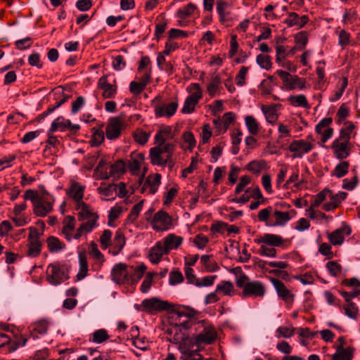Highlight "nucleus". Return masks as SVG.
<instances>
[{"mask_svg": "<svg viewBox=\"0 0 360 360\" xmlns=\"http://www.w3.org/2000/svg\"><path fill=\"white\" fill-rule=\"evenodd\" d=\"M270 281L275 288L279 298L285 302L289 300H293L294 295L287 288L283 282L276 278H271Z\"/></svg>", "mask_w": 360, "mask_h": 360, "instance_id": "obj_19", "label": "nucleus"}, {"mask_svg": "<svg viewBox=\"0 0 360 360\" xmlns=\"http://www.w3.org/2000/svg\"><path fill=\"white\" fill-rule=\"evenodd\" d=\"M125 237L120 230L115 232L113 240L112 241L111 246L112 247V255H118L124 248L125 245Z\"/></svg>", "mask_w": 360, "mask_h": 360, "instance_id": "obj_29", "label": "nucleus"}, {"mask_svg": "<svg viewBox=\"0 0 360 360\" xmlns=\"http://www.w3.org/2000/svg\"><path fill=\"white\" fill-rule=\"evenodd\" d=\"M79 261V271L77 274L78 281L84 279L86 276L89 271L87 255L86 252L81 251L78 253Z\"/></svg>", "mask_w": 360, "mask_h": 360, "instance_id": "obj_27", "label": "nucleus"}, {"mask_svg": "<svg viewBox=\"0 0 360 360\" xmlns=\"http://www.w3.org/2000/svg\"><path fill=\"white\" fill-rule=\"evenodd\" d=\"M75 210L77 212L79 221L86 220L77 229L76 238H81L82 235L91 232L98 226L99 215L90 205L85 202H80L78 205H75Z\"/></svg>", "mask_w": 360, "mask_h": 360, "instance_id": "obj_2", "label": "nucleus"}, {"mask_svg": "<svg viewBox=\"0 0 360 360\" xmlns=\"http://www.w3.org/2000/svg\"><path fill=\"white\" fill-rule=\"evenodd\" d=\"M168 252L172 250L177 249L183 242V238L174 234H169L160 240Z\"/></svg>", "mask_w": 360, "mask_h": 360, "instance_id": "obj_26", "label": "nucleus"}, {"mask_svg": "<svg viewBox=\"0 0 360 360\" xmlns=\"http://www.w3.org/2000/svg\"><path fill=\"white\" fill-rule=\"evenodd\" d=\"M303 182V180H299V170L297 169L292 172L290 178L283 185V188L288 189L289 188V184L292 183L294 184V187L299 188Z\"/></svg>", "mask_w": 360, "mask_h": 360, "instance_id": "obj_54", "label": "nucleus"}, {"mask_svg": "<svg viewBox=\"0 0 360 360\" xmlns=\"http://www.w3.org/2000/svg\"><path fill=\"white\" fill-rule=\"evenodd\" d=\"M258 65L265 70H269L271 68L272 63L271 57L265 54H259L256 58Z\"/></svg>", "mask_w": 360, "mask_h": 360, "instance_id": "obj_58", "label": "nucleus"}, {"mask_svg": "<svg viewBox=\"0 0 360 360\" xmlns=\"http://www.w3.org/2000/svg\"><path fill=\"white\" fill-rule=\"evenodd\" d=\"M198 102V101L188 96L184 101L181 112L184 114H190L193 112Z\"/></svg>", "mask_w": 360, "mask_h": 360, "instance_id": "obj_56", "label": "nucleus"}, {"mask_svg": "<svg viewBox=\"0 0 360 360\" xmlns=\"http://www.w3.org/2000/svg\"><path fill=\"white\" fill-rule=\"evenodd\" d=\"M347 195V194L345 192H339L335 195H331L330 201L323 205V209L327 212L333 210L346 198Z\"/></svg>", "mask_w": 360, "mask_h": 360, "instance_id": "obj_31", "label": "nucleus"}, {"mask_svg": "<svg viewBox=\"0 0 360 360\" xmlns=\"http://www.w3.org/2000/svg\"><path fill=\"white\" fill-rule=\"evenodd\" d=\"M288 241V239L283 238L281 236L274 233H264L260 237L254 239V242L257 244L265 243L274 248H285V243Z\"/></svg>", "mask_w": 360, "mask_h": 360, "instance_id": "obj_12", "label": "nucleus"}, {"mask_svg": "<svg viewBox=\"0 0 360 360\" xmlns=\"http://www.w3.org/2000/svg\"><path fill=\"white\" fill-rule=\"evenodd\" d=\"M196 10L197 6L193 3H189L177 11L176 17L178 18H187L193 15Z\"/></svg>", "mask_w": 360, "mask_h": 360, "instance_id": "obj_38", "label": "nucleus"}, {"mask_svg": "<svg viewBox=\"0 0 360 360\" xmlns=\"http://www.w3.org/2000/svg\"><path fill=\"white\" fill-rule=\"evenodd\" d=\"M314 144L304 139L294 140L289 145L288 149L293 153V158H302L314 148Z\"/></svg>", "mask_w": 360, "mask_h": 360, "instance_id": "obj_9", "label": "nucleus"}, {"mask_svg": "<svg viewBox=\"0 0 360 360\" xmlns=\"http://www.w3.org/2000/svg\"><path fill=\"white\" fill-rule=\"evenodd\" d=\"M352 352L350 348H344L342 345L336 347V352L332 355V360H352Z\"/></svg>", "mask_w": 360, "mask_h": 360, "instance_id": "obj_32", "label": "nucleus"}, {"mask_svg": "<svg viewBox=\"0 0 360 360\" xmlns=\"http://www.w3.org/2000/svg\"><path fill=\"white\" fill-rule=\"evenodd\" d=\"M245 123L248 131L252 134H257L259 131V124L256 119L252 115H248L245 117Z\"/></svg>", "mask_w": 360, "mask_h": 360, "instance_id": "obj_48", "label": "nucleus"}, {"mask_svg": "<svg viewBox=\"0 0 360 360\" xmlns=\"http://www.w3.org/2000/svg\"><path fill=\"white\" fill-rule=\"evenodd\" d=\"M216 275L203 276L198 279L195 286L198 288L212 286L214 284V282L216 280Z\"/></svg>", "mask_w": 360, "mask_h": 360, "instance_id": "obj_62", "label": "nucleus"}, {"mask_svg": "<svg viewBox=\"0 0 360 360\" xmlns=\"http://www.w3.org/2000/svg\"><path fill=\"white\" fill-rule=\"evenodd\" d=\"M345 127L340 131L339 139L349 142L350 139V134L354 129L355 126L353 122L347 121L344 122Z\"/></svg>", "mask_w": 360, "mask_h": 360, "instance_id": "obj_44", "label": "nucleus"}, {"mask_svg": "<svg viewBox=\"0 0 360 360\" xmlns=\"http://www.w3.org/2000/svg\"><path fill=\"white\" fill-rule=\"evenodd\" d=\"M178 101H174L170 103H162L155 108L156 117H170L175 114L178 108Z\"/></svg>", "mask_w": 360, "mask_h": 360, "instance_id": "obj_15", "label": "nucleus"}, {"mask_svg": "<svg viewBox=\"0 0 360 360\" xmlns=\"http://www.w3.org/2000/svg\"><path fill=\"white\" fill-rule=\"evenodd\" d=\"M142 306L148 311H161L164 310H169L171 304L167 302L159 300L157 297L150 299H146L142 301Z\"/></svg>", "mask_w": 360, "mask_h": 360, "instance_id": "obj_17", "label": "nucleus"}, {"mask_svg": "<svg viewBox=\"0 0 360 360\" xmlns=\"http://www.w3.org/2000/svg\"><path fill=\"white\" fill-rule=\"evenodd\" d=\"M186 91L189 94L188 97L200 101L202 97V90L198 83H191L186 88Z\"/></svg>", "mask_w": 360, "mask_h": 360, "instance_id": "obj_39", "label": "nucleus"}, {"mask_svg": "<svg viewBox=\"0 0 360 360\" xmlns=\"http://www.w3.org/2000/svg\"><path fill=\"white\" fill-rule=\"evenodd\" d=\"M108 167L105 160L101 159L96 167V172L98 174L100 179H108Z\"/></svg>", "mask_w": 360, "mask_h": 360, "instance_id": "obj_59", "label": "nucleus"}, {"mask_svg": "<svg viewBox=\"0 0 360 360\" xmlns=\"http://www.w3.org/2000/svg\"><path fill=\"white\" fill-rule=\"evenodd\" d=\"M340 141L341 140L339 139H335L331 147L334 150L335 157L340 160H342L349 155V151L347 150V145L349 142L345 141H342L340 142Z\"/></svg>", "mask_w": 360, "mask_h": 360, "instance_id": "obj_23", "label": "nucleus"}, {"mask_svg": "<svg viewBox=\"0 0 360 360\" xmlns=\"http://www.w3.org/2000/svg\"><path fill=\"white\" fill-rule=\"evenodd\" d=\"M344 309L345 311V314L350 319H356L357 317L359 309L356 304L352 302H347V304L344 306Z\"/></svg>", "mask_w": 360, "mask_h": 360, "instance_id": "obj_61", "label": "nucleus"}, {"mask_svg": "<svg viewBox=\"0 0 360 360\" xmlns=\"http://www.w3.org/2000/svg\"><path fill=\"white\" fill-rule=\"evenodd\" d=\"M129 266L124 263L115 264L111 271V279L117 284H127Z\"/></svg>", "mask_w": 360, "mask_h": 360, "instance_id": "obj_11", "label": "nucleus"}, {"mask_svg": "<svg viewBox=\"0 0 360 360\" xmlns=\"http://www.w3.org/2000/svg\"><path fill=\"white\" fill-rule=\"evenodd\" d=\"M295 328L293 327L281 326L276 329V337L289 338L295 333Z\"/></svg>", "mask_w": 360, "mask_h": 360, "instance_id": "obj_63", "label": "nucleus"}, {"mask_svg": "<svg viewBox=\"0 0 360 360\" xmlns=\"http://www.w3.org/2000/svg\"><path fill=\"white\" fill-rule=\"evenodd\" d=\"M236 286L243 289L240 296L242 298L263 297L266 293L265 285L259 281L250 280L245 274H241L236 279Z\"/></svg>", "mask_w": 360, "mask_h": 360, "instance_id": "obj_3", "label": "nucleus"}, {"mask_svg": "<svg viewBox=\"0 0 360 360\" xmlns=\"http://www.w3.org/2000/svg\"><path fill=\"white\" fill-rule=\"evenodd\" d=\"M146 270V266L144 264H141L136 267L130 266L127 284H130V285L136 284L142 278Z\"/></svg>", "mask_w": 360, "mask_h": 360, "instance_id": "obj_24", "label": "nucleus"}, {"mask_svg": "<svg viewBox=\"0 0 360 360\" xmlns=\"http://www.w3.org/2000/svg\"><path fill=\"white\" fill-rule=\"evenodd\" d=\"M143 161V156L141 154L136 155L134 157L131 156V160L128 162L129 170L134 174L138 172Z\"/></svg>", "mask_w": 360, "mask_h": 360, "instance_id": "obj_43", "label": "nucleus"}, {"mask_svg": "<svg viewBox=\"0 0 360 360\" xmlns=\"http://www.w3.org/2000/svg\"><path fill=\"white\" fill-rule=\"evenodd\" d=\"M169 252L162 245L161 241L155 243V245L150 249L148 258L151 263L156 264L159 263L163 255H167Z\"/></svg>", "mask_w": 360, "mask_h": 360, "instance_id": "obj_22", "label": "nucleus"}, {"mask_svg": "<svg viewBox=\"0 0 360 360\" xmlns=\"http://www.w3.org/2000/svg\"><path fill=\"white\" fill-rule=\"evenodd\" d=\"M149 137V133L140 129H136L134 133V139L135 141L142 146L148 142Z\"/></svg>", "mask_w": 360, "mask_h": 360, "instance_id": "obj_57", "label": "nucleus"}, {"mask_svg": "<svg viewBox=\"0 0 360 360\" xmlns=\"http://www.w3.org/2000/svg\"><path fill=\"white\" fill-rule=\"evenodd\" d=\"M27 341V338L24 335L15 337L13 341H11V338L5 333H0V347L8 346L10 352H15L19 347H24Z\"/></svg>", "mask_w": 360, "mask_h": 360, "instance_id": "obj_14", "label": "nucleus"}, {"mask_svg": "<svg viewBox=\"0 0 360 360\" xmlns=\"http://www.w3.org/2000/svg\"><path fill=\"white\" fill-rule=\"evenodd\" d=\"M196 335L194 340L198 345L212 344L217 337L214 327L209 322L202 320L198 322L195 326Z\"/></svg>", "mask_w": 360, "mask_h": 360, "instance_id": "obj_5", "label": "nucleus"}, {"mask_svg": "<svg viewBox=\"0 0 360 360\" xmlns=\"http://www.w3.org/2000/svg\"><path fill=\"white\" fill-rule=\"evenodd\" d=\"M276 74L282 79L285 89L287 91L294 89L303 90L306 89V81L304 78L299 77L297 75H292L288 72L278 70Z\"/></svg>", "mask_w": 360, "mask_h": 360, "instance_id": "obj_7", "label": "nucleus"}, {"mask_svg": "<svg viewBox=\"0 0 360 360\" xmlns=\"http://www.w3.org/2000/svg\"><path fill=\"white\" fill-rule=\"evenodd\" d=\"M211 256L203 255L200 257V263L205 266L206 271L214 272L217 271L219 267L214 261L210 259Z\"/></svg>", "mask_w": 360, "mask_h": 360, "instance_id": "obj_40", "label": "nucleus"}, {"mask_svg": "<svg viewBox=\"0 0 360 360\" xmlns=\"http://www.w3.org/2000/svg\"><path fill=\"white\" fill-rule=\"evenodd\" d=\"M113 84H110L108 81V76L103 75L98 82V86L103 90V97L104 98H111L115 97L117 93V85L115 80Z\"/></svg>", "mask_w": 360, "mask_h": 360, "instance_id": "obj_18", "label": "nucleus"}, {"mask_svg": "<svg viewBox=\"0 0 360 360\" xmlns=\"http://www.w3.org/2000/svg\"><path fill=\"white\" fill-rule=\"evenodd\" d=\"M221 84V78L219 75H213L210 83L207 86V91L211 97H214L219 90Z\"/></svg>", "mask_w": 360, "mask_h": 360, "instance_id": "obj_36", "label": "nucleus"}, {"mask_svg": "<svg viewBox=\"0 0 360 360\" xmlns=\"http://www.w3.org/2000/svg\"><path fill=\"white\" fill-rule=\"evenodd\" d=\"M98 193L101 195L102 200H112L115 198L117 185L114 184L103 186V184L97 188Z\"/></svg>", "mask_w": 360, "mask_h": 360, "instance_id": "obj_25", "label": "nucleus"}, {"mask_svg": "<svg viewBox=\"0 0 360 360\" xmlns=\"http://www.w3.org/2000/svg\"><path fill=\"white\" fill-rule=\"evenodd\" d=\"M216 292L224 296H231L234 290L233 283L229 281H222L216 286Z\"/></svg>", "mask_w": 360, "mask_h": 360, "instance_id": "obj_33", "label": "nucleus"}, {"mask_svg": "<svg viewBox=\"0 0 360 360\" xmlns=\"http://www.w3.org/2000/svg\"><path fill=\"white\" fill-rule=\"evenodd\" d=\"M288 101L293 107L310 108L307 97L304 94L290 96L288 98Z\"/></svg>", "mask_w": 360, "mask_h": 360, "instance_id": "obj_34", "label": "nucleus"}, {"mask_svg": "<svg viewBox=\"0 0 360 360\" xmlns=\"http://www.w3.org/2000/svg\"><path fill=\"white\" fill-rule=\"evenodd\" d=\"M328 238L333 245H340L344 241L342 230L336 229L328 235Z\"/></svg>", "mask_w": 360, "mask_h": 360, "instance_id": "obj_53", "label": "nucleus"}, {"mask_svg": "<svg viewBox=\"0 0 360 360\" xmlns=\"http://www.w3.org/2000/svg\"><path fill=\"white\" fill-rule=\"evenodd\" d=\"M68 274L63 265L50 264L46 269V279L51 285H58L70 278Z\"/></svg>", "mask_w": 360, "mask_h": 360, "instance_id": "obj_6", "label": "nucleus"}, {"mask_svg": "<svg viewBox=\"0 0 360 360\" xmlns=\"http://www.w3.org/2000/svg\"><path fill=\"white\" fill-rule=\"evenodd\" d=\"M92 138L91 139V145L94 146H98L104 141V133L99 129H93Z\"/></svg>", "mask_w": 360, "mask_h": 360, "instance_id": "obj_64", "label": "nucleus"}, {"mask_svg": "<svg viewBox=\"0 0 360 360\" xmlns=\"http://www.w3.org/2000/svg\"><path fill=\"white\" fill-rule=\"evenodd\" d=\"M60 87H58L54 93L55 97L57 96H63V98L57 101L56 104L53 106H49L45 111L48 115H50L52 113L56 108L60 107L63 103H65L69 98V96L63 95V91H60L59 89ZM58 98H55V99H57Z\"/></svg>", "mask_w": 360, "mask_h": 360, "instance_id": "obj_45", "label": "nucleus"}, {"mask_svg": "<svg viewBox=\"0 0 360 360\" xmlns=\"http://www.w3.org/2000/svg\"><path fill=\"white\" fill-rule=\"evenodd\" d=\"M47 244L51 252H56L63 250L65 247L60 240L56 237L51 236L47 239Z\"/></svg>", "mask_w": 360, "mask_h": 360, "instance_id": "obj_46", "label": "nucleus"}, {"mask_svg": "<svg viewBox=\"0 0 360 360\" xmlns=\"http://www.w3.org/2000/svg\"><path fill=\"white\" fill-rule=\"evenodd\" d=\"M273 209L271 207H267L266 208L261 210L258 212V219L261 222H264L266 226H271V222L269 221V218L271 214Z\"/></svg>", "mask_w": 360, "mask_h": 360, "instance_id": "obj_60", "label": "nucleus"}, {"mask_svg": "<svg viewBox=\"0 0 360 360\" xmlns=\"http://www.w3.org/2000/svg\"><path fill=\"white\" fill-rule=\"evenodd\" d=\"M109 338V335L105 329H98L94 332L90 338L93 342L101 344Z\"/></svg>", "mask_w": 360, "mask_h": 360, "instance_id": "obj_47", "label": "nucleus"}, {"mask_svg": "<svg viewBox=\"0 0 360 360\" xmlns=\"http://www.w3.org/2000/svg\"><path fill=\"white\" fill-rule=\"evenodd\" d=\"M294 212L293 210L291 212H281L275 210L272 214V216L275 218V221L271 224V226H282L285 225L292 217L290 214Z\"/></svg>", "mask_w": 360, "mask_h": 360, "instance_id": "obj_28", "label": "nucleus"}, {"mask_svg": "<svg viewBox=\"0 0 360 360\" xmlns=\"http://www.w3.org/2000/svg\"><path fill=\"white\" fill-rule=\"evenodd\" d=\"M112 236V233L110 230L105 229L103 231L99 239L102 249L106 250L111 246Z\"/></svg>", "mask_w": 360, "mask_h": 360, "instance_id": "obj_52", "label": "nucleus"}, {"mask_svg": "<svg viewBox=\"0 0 360 360\" xmlns=\"http://www.w3.org/2000/svg\"><path fill=\"white\" fill-rule=\"evenodd\" d=\"M281 107V105L276 103L262 105L261 110L268 123L271 124H275L276 123L278 119V110H279Z\"/></svg>", "mask_w": 360, "mask_h": 360, "instance_id": "obj_21", "label": "nucleus"}, {"mask_svg": "<svg viewBox=\"0 0 360 360\" xmlns=\"http://www.w3.org/2000/svg\"><path fill=\"white\" fill-rule=\"evenodd\" d=\"M89 254L93 258L96 259L101 265L105 262L104 255L98 250L97 245L93 241L91 242L89 245Z\"/></svg>", "mask_w": 360, "mask_h": 360, "instance_id": "obj_51", "label": "nucleus"}, {"mask_svg": "<svg viewBox=\"0 0 360 360\" xmlns=\"http://www.w3.org/2000/svg\"><path fill=\"white\" fill-rule=\"evenodd\" d=\"M161 175L158 173L148 175L141 187L142 193L155 194L161 184Z\"/></svg>", "mask_w": 360, "mask_h": 360, "instance_id": "obj_16", "label": "nucleus"}, {"mask_svg": "<svg viewBox=\"0 0 360 360\" xmlns=\"http://www.w3.org/2000/svg\"><path fill=\"white\" fill-rule=\"evenodd\" d=\"M86 186L75 181H70L65 192L68 197L75 202V205L83 202Z\"/></svg>", "mask_w": 360, "mask_h": 360, "instance_id": "obj_10", "label": "nucleus"}, {"mask_svg": "<svg viewBox=\"0 0 360 360\" xmlns=\"http://www.w3.org/2000/svg\"><path fill=\"white\" fill-rule=\"evenodd\" d=\"M75 225L76 219L73 216H68L64 219L63 221L62 233L63 234L65 238L68 241H71L72 239L78 240L80 238H76L77 233L73 234Z\"/></svg>", "mask_w": 360, "mask_h": 360, "instance_id": "obj_20", "label": "nucleus"}, {"mask_svg": "<svg viewBox=\"0 0 360 360\" xmlns=\"http://www.w3.org/2000/svg\"><path fill=\"white\" fill-rule=\"evenodd\" d=\"M125 126V121L123 115H120L117 117L110 118L105 128V135L108 140L117 139L121 134V131Z\"/></svg>", "mask_w": 360, "mask_h": 360, "instance_id": "obj_8", "label": "nucleus"}, {"mask_svg": "<svg viewBox=\"0 0 360 360\" xmlns=\"http://www.w3.org/2000/svg\"><path fill=\"white\" fill-rule=\"evenodd\" d=\"M41 251V245L38 238L29 240L27 255L30 257H37Z\"/></svg>", "mask_w": 360, "mask_h": 360, "instance_id": "obj_37", "label": "nucleus"}, {"mask_svg": "<svg viewBox=\"0 0 360 360\" xmlns=\"http://www.w3.org/2000/svg\"><path fill=\"white\" fill-rule=\"evenodd\" d=\"M143 200H141L140 202H139L138 203L133 206L130 211V213L129 214L126 219L127 223H133L138 219L139 215L143 209Z\"/></svg>", "mask_w": 360, "mask_h": 360, "instance_id": "obj_42", "label": "nucleus"}, {"mask_svg": "<svg viewBox=\"0 0 360 360\" xmlns=\"http://www.w3.org/2000/svg\"><path fill=\"white\" fill-rule=\"evenodd\" d=\"M68 120H65L62 116L58 117L52 122L51 127L49 129V133L53 134L57 130H60V131H65V130L68 129L69 125H68L66 123Z\"/></svg>", "mask_w": 360, "mask_h": 360, "instance_id": "obj_35", "label": "nucleus"}, {"mask_svg": "<svg viewBox=\"0 0 360 360\" xmlns=\"http://www.w3.org/2000/svg\"><path fill=\"white\" fill-rule=\"evenodd\" d=\"M174 150L173 143H162L150 148L149 157L150 162L153 165L164 166L168 165L172 167L174 161L172 160Z\"/></svg>", "mask_w": 360, "mask_h": 360, "instance_id": "obj_4", "label": "nucleus"}, {"mask_svg": "<svg viewBox=\"0 0 360 360\" xmlns=\"http://www.w3.org/2000/svg\"><path fill=\"white\" fill-rule=\"evenodd\" d=\"M171 222L170 216L165 211L160 210L155 214L151 221V226L155 231H163L169 229Z\"/></svg>", "mask_w": 360, "mask_h": 360, "instance_id": "obj_13", "label": "nucleus"}, {"mask_svg": "<svg viewBox=\"0 0 360 360\" xmlns=\"http://www.w3.org/2000/svg\"><path fill=\"white\" fill-rule=\"evenodd\" d=\"M23 198L32 202L33 213L39 217H44L52 212L55 202V198L44 188L39 192L33 189L25 191Z\"/></svg>", "mask_w": 360, "mask_h": 360, "instance_id": "obj_1", "label": "nucleus"}, {"mask_svg": "<svg viewBox=\"0 0 360 360\" xmlns=\"http://www.w3.org/2000/svg\"><path fill=\"white\" fill-rule=\"evenodd\" d=\"M266 165V162L264 160H253L248 164L246 168L253 174H259Z\"/></svg>", "mask_w": 360, "mask_h": 360, "instance_id": "obj_50", "label": "nucleus"}, {"mask_svg": "<svg viewBox=\"0 0 360 360\" xmlns=\"http://www.w3.org/2000/svg\"><path fill=\"white\" fill-rule=\"evenodd\" d=\"M180 352L182 360H199L200 356L198 350H190L186 348H181Z\"/></svg>", "mask_w": 360, "mask_h": 360, "instance_id": "obj_49", "label": "nucleus"}, {"mask_svg": "<svg viewBox=\"0 0 360 360\" xmlns=\"http://www.w3.org/2000/svg\"><path fill=\"white\" fill-rule=\"evenodd\" d=\"M260 247L257 250V253L262 257L275 258L277 256V250L275 248L260 243Z\"/></svg>", "mask_w": 360, "mask_h": 360, "instance_id": "obj_41", "label": "nucleus"}, {"mask_svg": "<svg viewBox=\"0 0 360 360\" xmlns=\"http://www.w3.org/2000/svg\"><path fill=\"white\" fill-rule=\"evenodd\" d=\"M127 164L122 160H117L109 167L108 179L110 177H118L126 171Z\"/></svg>", "mask_w": 360, "mask_h": 360, "instance_id": "obj_30", "label": "nucleus"}, {"mask_svg": "<svg viewBox=\"0 0 360 360\" xmlns=\"http://www.w3.org/2000/svg\"><path fill=\"white\" fill-rule=\"evenodd\" d=\"M326 268L329 272L330 275L333 277H336L340 274L342 271V266L335 261H330L326 263Z\"/></svg>", "mask_w": 360, "mask_h": 360, "instance_id": "obj_55", "label": "nucleus"}]
</instances>
